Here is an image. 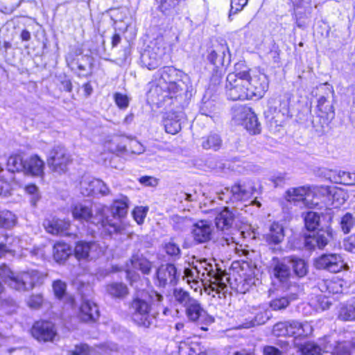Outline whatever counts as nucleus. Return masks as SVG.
<instances>
[{"label": "nucleus", "mask_w": 355, "mask_h": 355, "mask_svg": "<svg viewBox=\"0 0 355 355\" xmlns=\"http://www.w3.org/2000/svg\"><path fill=\"white\" fill-rule=\"evenodd\" d=\"M107 212V207L100 206L96 207L94 214L90 205L82 202H78L71 207V213L76 220L93 224L102 228L109 235L123 233L124 227L109 219Z\"/></svg>", "instance_id": "f257e3e1"}, {"label": "nucleus", "mask_w": 355, "mask_h": 355, "mask_svg": "<svg viewBox=\"0 0 355 355\" xmlns=\"http://www.w3.org/2000/svg\"><path fill=\"white\" fill-rule=\"evenodd\" d=\"M151 309L149 294L144 290L134 293L128 302V310L132 319L140 327L148 329L155 325L156 315L151 313Z\"/></svg>", "instance_id": "f03ea898"}, {"label": "nucleus", "mask_w": 355, "mask_h": 355, "mask_svg": "<svg viewBox=\"0 0 355 355\" xmlns=\"http://www.w3.org/2000/svg\"><path fill=\"white\" fill-rule=\"evenodd\" d=\"M0 277L10 288L19 291H26L32 289L40 282L42 275L33 270L15 274L8 266L3 264L0 266Z\"/></svg>", "instance_id": "7ed1b4c3"}, {"label": "nucleus", "mask_w": 355, "mask_h": 355, "mask_svg": "<svg viewBox=\"0 0 355 355\" xmlns=\"http://www.w3.org/2000/svg\"><path fill=\"white\" fill-rule=\"evenodd\" d=\"M247 77L245 64L238 62L234 65V71L226 78V94L232 101L249 99L247 92Z\"/></svg>", "instance_id": "20e7f679"}, {"label": "nucleus", "mask_w": 355, "mask_h": 355, "mask_svg": "<svg viewBox=\"0 0 355 355\" xmlns=\"http://www.w3.org/2000/svg\"><path fill=\"white\" fill-rule=\"evenodd\" d=\"M195 270L198 271L201 280L206 279L207 277H209V281L212 291H216L217 293L225 292L227 289L225 281L227 282L229 277H225L227 274L223 270L206 259L198 262L195 265Z\"/></svg>", "instance_id": "39448f33"}, {"label": "nucleus", "mask_w": 355, "mask_h": 355, "mask_svg": "<svg viewBox=\"0 0 355 355\" xmlns=\"http://www.w3.org/2000/svg\"><path fill=\"white\" fill-rule=\"evenodd\" d=\"M322 217L327 219V224L322 226L316 232L304 236V245L309 250H323L333 238L332 229L329 225L332 215L331 213H327L322 215Z\"/></svg>", "instance_id": "423d86ee"}, {"label": "nucleus", "mask_w": 355, "mask_h": 355, "mask_svg": "<svg viewBox=\"0 0 355 355\" xmlns=\"http://www.w3.org/2000/svg\"><path fill=\"white\" fill-rule=\"evenodd\" d=\"M247 77V92L249 99L256 98H261L268 88V80L267 76L262 73L250 69L245 65Z\"/></svg>", "instance_id": "0eeeda50"}, {"label": "nucleus", "mask_w": 355, "mask_h": 355, "mask_svg": "<svg viewBox=\"0 0 355 355\" xmlns=\"http://www.w3.org/2000/svg\"><path fill=\"white\" fill-rule=\"evenodd\" d=\"M290 103L289 94L279 97L277 101L274 102V105H270L266 112V117L277 125H282V123L292 116Z\"/></svg>", "instance_id": "6e6552de"}, {"label": "nucleus", "mask_w": 355, "mask_h": 355, "mask_svg": "<svg viewBox=\"0 0 355 355\" xmlns=\"http://www.w3.org/2000/svg\"><path fill=\"white\" fill-rule=\"evenodd\" d=\"M207 60L218 68L227 67L231 62L230 49L225 40H215L207 49Z\"/></svg>", "instance_id": "1a4fd4ad"}, {"label": "nucleus", "mask_w": 355, "mask_h": 355, "mask_svg": "<svg viewBox=\"0 0 355 355\" xmlns=\"http://www.w3.org/2000/svg\"><path fill=\"white\" fill-rule=\"evenodd\" d=\"M166 48L161 42H152L141 55L142 65L149 70H153L164 63Z\"/></svg>", "instance_id": "9d476101"}, {"label": "nucleus", "mask_w": 355, "mask_h": 355, "mask_svg": "<svg viewBox=\"0 0 355 355\" xmlns=\"http://www.w3.org/2000/svg\"><path fill=\"white\" fill-rule=\"evenodd\" d=\"M313 266L318 270H323L333 273L348 269V266L344 261L343 256L337 253L321 254L314 259Z\"/></svg>", "instance_id": "9b49d317"}, {"label": "nucleus", "mask_w": 355, "mask_h": 355, "mask_svg": "<svg viewBox=\"0 0 355 355\" xmlns=\"http://www.w3.org/2000/svg\"><path fill=\"white\" fill-rule=\"evenodd\" d=\"M177 94L169 89L166 83L159 82L157 79L150 83V88L148 92V99L154 104L161 105L167 100L171 99Z\"/></svg>", "instance_id": "f8f14e48"}, {"label": "nucleus", "mask_w": 355, "mask_h": 355, "mask_svg": "<svg viewBox=\"0 0 355 355\" xmlns=\"http://www.w3.org/2000/svg\"><path fill=\"white\" fill-rule=\"evenodd\" d=\"M70 155L67 150L61 146H55L49 153L47 158V164L53 171L61 173L67 171L70 163Z\"/></svg>", "instance_id": "ddd939ff"}, {"label": "nucleus", "mask_w": 355, "mask_h": 355, "mask_svg": "<svg viewBox=\"0 0 355 355\" xmlns=\"http://www.w3.org/2000/svg\"><path fill=\"white\" fill-rule=\"evenodd\" d=\"M180 73V71L173 67H164L157 71L159 78L157 80L166 83L169 89L178 93L182 90V84L183 83L179 79Z\"/></svg>", "instance_id": "4468645a"}, {"label": "nucleus", "mask_w": 355, "mask_h": 355, "mask_svg": "<svg viewBox=\"0 0 355 355\" xmlns=\"http://www.w3.org/2000/svg\"><path fill=\"white\" fill-rule=\"evenodd\" d=\"M255 191V187L252 181H239L230 189L231 200L246 201L251 198Z\"/></svg>", "instance_id": "2eb2a0df"}, {"label": "nucleus", "mask_w": 355, "mask_h": 355, "mask_svg": "<svg viewBox=\"0 0 355 355\" xmlns=\"http://www.w3.org/2000/svg\"><path fill=\"white\" fill-rule=\"evenodd\" d=\"M101 250L99 245L94 241H78L74 248V254L78 260H89L96 259L100 256Z\"/></svg>", "instance_id": "dca6fc26"}, {"label": "nucleus", "mask_w": 355, "mask_h": 355, "mask_svg": "<svg viewBox=\"0 0 355 355\" xmlns=\"http://www.w3.org/2000/svg\"><path fill=\"white\" fill-rule=\"evenodd\" d=\"M31 333L33 336L39 341H52L56 336L54 324L48 320H42L35 322Z\"/></svg>", "instance_id": "f3484780"}, {"label": "nucleus", "mask_w": 355, "mask_h": 355, "mask_svg": "<svg viewBox=\"0 0 355 355\" xmlns=\"http://www.w3.org/2000/svg\"><path fill=\"white\" fill-rule=\"evenodd\" d=\"M179 276L177 268L173 263L162 265L157 270V277L159 287L165 288L166 286L176 284Z\"/></svg>", "instance_id": "a211bd4d"}, {"label": "nucleus", "mask_w": 355, "mask_h": 355, "mask_svg": "<svg viewBox=\"0 0 355 355\" xmlns=\"http://www.w3.org/2000/svg\"><path fill=\"white\" fill-rule=\"evenodd\" d=\"M128 205V198L126 196H121L119 199L114 200L112 205V216H108L109 219L112 220V222L121 224L124 227V230L121 234H126L125 225L121 221L120 218L124 217L127 214Z\"/></svg>", "instance_id": "6ab92c4d"}, {"label": "nucleus", "mask_w": 355, "mask_h": 355, "mask_svg": "<svg viewBox=\"0 0 355 355\" xmlns=\"http://www.w3.org/2000/svg\"><path fill=\"white\" fill-rule=\"evenodd\" d=\"M240 118L243 120V125L251 134L257 135L261 132V123L259 122L257 115L250 107H241L238 110Z\"/></svg>", "instance_id": "aec40b11"}, {"label": "nucleus", "mask_w": 355, "mask_h": 355, "mask_svg": "<svg viewBox=\"0 0 355 355\" xmlns=\"http://www.w3.org/2000/svg\"><path fill=\"white\" fill-rule=\"evenodd\" d=\"M192 227V236L197 243H204L211 240L212 228L207 221L200 220L193 223Z\"/></svg>", "instance_id": "412c9836"}, {"label": "nucleus", "mask_w": 355, "mask_h": 355, "mask_svg": "<svg viewBox=\"0 0 355 355\" xmlns=\"http://www.w3.org/2000/svg\"><path fill=\"white\" fill-rule=\"evenodd\" d=\"M44 162L37 155L25 159L24 173L33 177H41L44 174Z\"/></svg>", "instance_id": "4be33fe9"}, {"label": "nucleus", "mask_w": 355, "mask_h": 355, "mask_svg": "<svg viewBox=\"0 0 355 355\" xmlns=\"http://www.w3.org/2000/svg\"><path fill=\"white\" fill-rule=\"evenodd\" d=\"M184 117L182 112H169L166 114L163 123L167 133L175 135L182 128L181 120Z\"/></svg>", "instance_id": "5701e85b"}, {"label": "nucleus", "mask_w": 355, "mask_h": 355, "mask_svg": "<svg viewBox=\"0 0 355 355\" xmlns=\"http://www.w3.org/2000/svg\"><path fill=\"white\" fill-rule=\"evenodd\" d=\"M266 242L268 245H278L281 243L285 237L283 225L277 222L272 223L268 232L263 236Z\"/></svg>", "instance_id": "b1692460"}, {"label": "nucleus", "mask_w": 355, "mask_h": 355, "mask_svg": "<svg viewBox=\"0 0 355 355\" xmlns=\"http://www.w3.org/2000/svg\"><path fill=\"white\" fill-rule=\"evenodd\" d=\"M312 190L310 187L303 186L291 188L286 191L285 198L287 201L294 204L304 202L306 198L310 196Z\"/></svg>", "instance_id": "393cba45"}, {"label": "nucleus", "mask_w": 355, "mask_h": 355, "mask_svg": "<svg viewBox=\"0 0 355 355\" xmlns=\"http://www.w3.org/2000/svg\"><path fill=\"white\" fill-rule=\"evenodd\" d=\"M80 311V318L85 322L94 321L99 316V310L96 304L89 300H83Z\"/></svg>", "instance_id": "a878e982"}, {"label": "nucleus", "mask_w": 355, "mask_h": 355, "mask_svg": "<svg viewBox=\"0 0 355 355\" xmlns=\"http://www.w3.org/2000/svg\"><path fill=\"white\" fill-rule=\"evenodd\" d=\"M43 225L47 232L58 235L65 233L69 227V223L63 220L53 218L52 220H45Z\"/></svg>", "instance_id": "bb28decb"}, {"label": "nucleus", "mask_w": 355, "mask_h": 355, "mask_svg": "<svg viewBox=\"0 0 355 355\" xmlns=\"http://www.w3.org/2000/svg\"><path fill=\"white\" fill-rule=\"evenodd\" d=\"M290 266V262L286 261V257L282 260L277 259L273 268V275L275 278L281 282H286L291 275Z\"/></svg>", "instance_id": "cd10ccee"}, {"label": "nucleus", "mask_w": 355, "mask_h": 355, "mask_svg": "<svg viewBox=\"0 0 355 355\" xmlns=\"http://www.w3.org/2000/svg\"><path fill=\"white\" fill-rule=\"evenodd\" d=\"M234 220V214L228 208H224L215 218V224L218 230L224 231L230 228Z\"/></svg>", "instance_id": "c85d7f7f"}, {"label": "nucleus", "mask_w": 355, "mask_h": 355, "mask_svg": "<svg viewBox=\"0 0 355 355\" xmlns=\"http://www.w3.org/2000/svg\"><path fill=\"white\" fill-rule=\"evenodd\" d=\"M286 261L290 262L294 274L301 278L306 275L309 271V266L306 261L297 257H286Z\"/></svg>", "instance_id": "c756f323"}, {"label": "nucleus", "mask_w": 355, "mask_h": 355, "mask_svg": "<svg viewBox=\"0 0 355 355\" xmlns=\"http://www.w3.org/2000/svg\"><path fill=\"white\" fill-rule=\"evenodd\" d=\"M185 315L189 320L196 322L207 315V311L202 307L201 303L197 300L194 304L185 311Z\"/></svg>", "instance_id": "7c9ffc66"}, {"label": "nucleus", "mask_w": 355, "mask_h": 355, "mask_svg": "<svg viewBox=\"0 0 355 355\" xmlns=\"http://www.w3.org/2000/svg\"><path fill=\"white\" fill-rule=\"evenodd\" d=\"M98 179L84 177L80 182V190L85 196H95L96 186L98 184Z\"/></svg>", "instance_id": "2f4dec72"}, {"label": "nucleus", "mask_w": 355, "mask_h": 355, "mask_svg": "<svg viewBox=\"0 0 355 355\" xmlns=\"http://www.w3.org/2000/svg\"><path fill=\"white\" fill-rule=\"evenodd\" d=\"M222 139L219 135L216 133H210L207 137L202 138L201 146L204 149L213 150L216 151L220 149L222 146Z\"/></svg>", "instance_id": "473e14b6"}, {"label": "nucleus", "mask_w": 355, "mask_h": 355, "mask_svg": "<svg viewBox=\"0 0 355 355\" xmlns=\"http://www.w3.org/2000/svg\"><path fill=\"white\" fill-rule=\"evenodd\" d=\"M107 293L112 297L123 298L128 294V286L121 282H113L106 286Z\"/></svg>", "instance_id": "72a5a7b5"}, {"label": "nucleus", "mask_w": 355, "mask_h": 355, "mask_svg": "<svg viewBox=\"0 0 355 355\" xmlns=\"http://www.w3.org/2000/svg\"><path fill=\"white\" fill-rule=\"evenodd\" d=\"M53 254L57 262L63 261L71 254V249L68 244L58 242L53 246Z\"/></svg>", "instance_id": "f704fd0d"}, {"label": "nucleus", "mask_w": 355, "mask_h": 355, "mask_svg": "<svg viewBox=\"0 0 355 355\" xmlns=\"http://www.w3.org/2000/svg\"><path fill=\"white\" fill-rule=\"evenodd\" d=\"M317 112L324 114L325 116L333 119L334 118V109L332 101L325 96H320L318 101Z\"/></svg>", "instance_id": "c9c22d12"}, {"label": "nucleus", "mask_w": 355, "mask_h": 355, "mask_svg": "<svg viewBox=\"0 0 355 355\" xmlns=\"http://www.w3.org/2000/svg\"><path fill=\"white\" fill-rule=\"evenodd\" d=\"M331 120L328 116H325L324 114L316 112L315 114L312 116L311 121L313 128L320 135L324 132L325 127L328 125Z\"/></svg>", "instance_id": "e433bc0d"}, {"label": "nucleus", "mask_w": 355, "mask_h": 355, "mask_svg": "<svg viewBox=\"0 0 355 355\" xmlns=\"http://www.w3.org/2000/svg\"><path fill=\"white\" fill-rule=\"evenodd\" d=\"M305 227L309 231H315L321 226L320 215L317 212L308 211L304 214Z\"/></svg>", "instance_id": "4c0bfd02"}, {"label": "nucleus", "mask_w": 355, "mask_h": 355, "mask_svg": "<svg viewBox=\"0 0 355 355\" xmlns=\"http://www.w3.org/2000/svg\"><path fill=\"white\" fill-rule=\"evenodd\" d=\"M190 293L182 288H175L173 290L172 299L176 307H182L191 297Z\"/></svg>", "instance_id": "58836bf2"}, {"label": "nucleus", "mask_w": 355, "mask_h": 355, "mask_svg": "<svg viewBox=\"0 0 355 355\" xmlns=\"http://www.w3.org/2000/svg\"><path fill=\"white\" fill-rule=\"evenodd\" d=\"M288 329V336H302L306 334V329L309 328L308 324H302L296 320L286 321Z\"/></svg>", "instance_id": "ea45409f"}, {"label": "nucleus", "mask_w": 355, "mask_h": 355, "mask_svg": "<svg viewBox=\"0 0 355 355\" xmlns=\"http://www.w3.org/2000/svg\"><path fill=\"white\" fill-rule=\"evenodd\" d=\"M25 159H23L20 155H14L10 156L7 162V166L9 171L23 172L24 170Z\"/></svg>", "instance_id": "a19ab883"}, {"label": "nucleus", "mask_w": 355, "mask_h": 355, "mask_svg": "<svg viewBox=\"0 0 355 355\" xmlns=\"http://www.w3.org/2000/svg\"><path fill=\"white\" fill-rule=\"evenodd\" d=\"M132 266L141 271L145 275H148L152 268V263L144 257H134L132 259Z\"/></svg>", "instance_id": "79ce46f5"}, {"label": "nucleus", "mask_w": 355, "mask_h": 355, "mask_svg": "<svg viewBox=\"0 0 355 355\" xmlns=\"http://www.w3.org/2000/svg\"><path fill=\"white\" fill-rule=\"evenodd\" d=\"M171 220L173 229L176 231H185L193 225L191 218L180 216H173Z\"/></svg>", "instance_id": "37998d69"}, {"label": "nucleus", "mask_w": 355, "mask_h": 355, "mask_svg": "<svg viewBox=\"0 0 355 355\" xmlns=\"http://www.w3.org/2000/svg\"><path fill=\"white\" fill-rule=\"evenodd\" d=\"M201 347L197 343H180L179 345L180 355H200Z\"/></svg>", "instance_id": "c03bdc74"}, {"label": "nucleus", "mask_w": 355, "mask_h": 355, "mask_svg": "<svg viewBox=\"0 0 355 355\" xmlns=\"http://www.w3.org/2000/svg\"><path fill=\"white\" fill-rule=\"evenodd\" d=\"M355 225V217L350 213H346L340 219L339 226L344 234H348Z\"/></svg>", "instance_id": "a18cd8bd"}, {"label": "nucleus", "mask_w": 355, "mask_h": 355, "mask_svg": "<svg viewBox=\"0 0 355 355\" xmlns=\"http://www.w3.org/2000/svg\"><path fill=\"white\" fill-rule=\"evenodd\" d=\"M299 349L302 355H321L322 354L321 347L313 342H306L301 345Z\"/></svg>", "instance_id": "49530a36"}, {"label": "nucleus", "mask_w": 355, "mask_h": 355, "mask_svg": "<svg viewBox=\"0 0 355 355\" xmlns=\"http://www.w3.org/2000/svg\"><path fill=\"white\" fill-rule=\"evenodd\" d=\"M354 176V173H353L339 171L336 172L333 178L336 183L345 185H353Z\"/></svg>", "instance_id": "de8ad7c7"}, {"label": "nucleus", "mask_w": 355, "mask_h": 355, "mask_svg": "<svg viewBox=\"0 0 355 355\" xmlns=\"http://www.w3.org/2000/svg\"><path fill=\"white\" fill-rule=\"evenodd\" d=\"M15 216L8 210L0 209V227L10 228L15 225Z\"/></svg>", "instance_id": "09e8293b"}, {"label": "nucleus", "mask_w": 355, "mask_h": 355, "mask_svg": "<svg viewBox=\"0 0 355 355\" xmlns=\"http://www.w3.org/2000/svg\"><path fill=\"white\" fill-rule=\"evenodd\" d=\"M338 318L343 321L355 320V307L351 304L343 306L339 311Z\"/></svg>", "instance_id": "8fccbe9b"}, {"label": "nucleus", "mask_w": 355, "mask_h": 355, "mask_svg": "<svg viewBox=\"0 0 355 355\" xmlns=\"http://www.w3.org/2000/svg\"><path fill=\"white\" fill-rule=\"evenodd\" d=\"M66 62L67 63V66L72 70L79 71H85V66L80 61V59L73 55H69L66 58Z\"/></svg>", "instance_id": "3c124183"}, {"label": "nucleus", "mask_w": 355, "mask_h": 355, "mask_svg": "<svg viewBox=\"0 0 355 355\" xmlns=\"http://www.w3.org/2000/svg\"><path fill=\"white\" fill-rule=\"evenodd\" d=\"M164 250L166 253L174 257L175 259H179L181 254V250L178 244L172 241L164 244Z\"/></svg>", "instance_id": "603ef678"}, {"label": "nucleus", "mask_w": 355, "mask_h": 355, "mask_svg": "<svg viewBox=\"0 0 355 355\" xmlns=\"http://www.w3.org/2000/svg\"><path fill=\"white\" fill-rule=\"evenodd\" d=\"M97 352L103 355H114L118 352V346L114 343H105L96 346Z\"/></svg>", "instance_id": "864d4df0"}, {"label": "nucleus", "mask_w": 355, "mask_h": 355, "mask_svg": "<svg viewBox=\"0 0 355 355\" xmlns=\"http://www.w3.org/2000/svg\"><path fill=\"white\" fill-rule=\"evenodd\" d=\"M268 316L266 313H260L255 315L249 322H246L243 324L244 328H250L256 325H260L264 324L268 320Z\"/></svg>", "instance_id": "5fc2aeb1"}, {"label": "nucleus", "mask_w": 355, "mask_h": 355, "mask_svg": "<svg viewBox=\"0 0 355 355\" xmlns=\"http://www.w3.org/2000/svg\"><path fill=\"white\" fill-rule=\"evenodd\" d=\"M158 4V9L162 12H166L174 8L180 0H155Z\"/></svg>", "instance_id": "6e6d98bb"}, {"label": "nucleus", "mask_w": 355, "mask_h": 355, "mask_svg": "<svg viewBox=\"0 0 355 355\" xmlns=\"http://www.w3.org/2000/svg\"><path fill=\"white\" fill-rule=\"evenodd\" d=\"M350 345L347 342H338L334 346L331 355H350Z\"/></svg>", "instance_id": "4d7b16f0"}, {"label": "nucleus", "mask_w": 355, "mask_h": 355, "mask_svg": "<svg viewBox=\"0 0 355 355\" xmlns=\"http://www.w3.org/2000/svg\"><path fill=\"white\" fill-rule=\"evenodd\" d=\"M248 0H231V8L229 13L230 20L232 15L237 14L247 5Z\"/></svg>", "instance_id": "13d9d810"}, {"label": "nucleus", "mask_w": 355, "mask_h": 355, "mask_svg": "<svg viewBox=\"0 0 355 355\" xmlns=\"http://www.w3.org/2000/svg\"><path fill=\"white\" fill-rule=\"evenodd\" d=\"M52 286L55 297L58 299L62 298L67 289V284L65 282L58 279L53 282Z\"/></svg>", "instance_id": "bf43d9fd"}, {"label": "nucleus", "mask_w": 355, "mask_h": 355, "mask_svg": "<svg viewBox=\"0 0 355 355\" xmlns=\"http://www.w3.org/2000/svg\"><path fill=\"white\" fill-rule=\"evenodd\" d=\"M148 208L146 207H137L132 211V216L137 224L141 225L144 223L146 216Z\"/></svg>", "instance_id": "052dcab7"}, {"label": "nucleus", "mask_w": 355, "mask_h": 355, "mask_svg": "<svg viewBox=\"0 0 355 355\" xmlns=\"http://www.w3.org/2000/svg\"><path fill=\"white\" fill-rule=\"evenodd\" d=\"M289 303L290 302L287 297H282L272 300L270 303V306L273 310L279 311L286 309Z\"/></svg>", "instance_id": "680f3d73"}, {"label": "nucleus", "mask_w": 355, "mask_h": 355, "mask_svg": "<svg viewBox=\"0 0 355 355\" xmlns=\"http://www.w3.org/2000/svg\"><path fill=\"white\" fill-rule=\"evenodd\" d=\"M114 99L116 105L121 110L126 109L129 105V98L125 94L116 92L114 94Z\"/></svg>", "instance_id": "e2e57ef3"}, {"label": "nucleus", "mask_w": 355, "mask_h": 355, "mask_svg": "<svg viewBox=\"0 0 355 355\" xmlns=\"http://www.w3.org/2000/svg\"><path fill=\"white\" fill-rule=\"evenodd\" d=\"M272 334L276 337L288 336L286 322L276 323L272 328Z\"/></svg>", "instance_id": "0e129e2a"}, {"label": "nucleus", "mask_w": 355, "mask_h": 355, "mask_svg": "<svg viewBox=\"0 0 355 355\" xmlns=\"http://www.w3.org/2000/svg\"><path fill=\"white\" fill-rule=\"evenodd\" d=\"M25 190L27 193L31 196V204L35 205L40 198L37 187L35 184H28L25 187Z\"/></svg>", "instance_id": "69168bd1"}, {"label": "nucleus", "mask_w": 355, "mask_h": 355, "mask_svg": "<svg viewBox=\"0 0 355 355\" xmlns=\"http://www.w3.org/2000/svg\"><path fill=\"white\" fill-rule=\"evenodd\" d=\"M73 355H94V349L87 344L76 345L72 351Z\"/></svg>", "instance_id": "338daca9"}, {"label": "nucleus", "mask_w": 355, "mask_h": 355, "mask_svg": "<svg viewBox=\"0 0 355 355\" xmlns=\"http://www.w3.org/2000/svg\"><path fill=\"white\" fill-rule=\"evenodd\" d=\"M43 303V297L41 294L31 295L28 300L27 304L32 309H38Z\"/></svg>", "instance_id": "774afa93"}]
</instances>
